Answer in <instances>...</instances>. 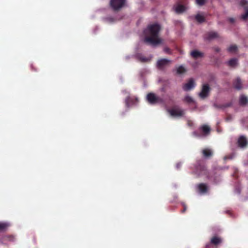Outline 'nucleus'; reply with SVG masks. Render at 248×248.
<instances>
[{
    "label": "nucleus",
    "mask_w": 248,
    "mask_h": 248,
    "mask_svg": "<svg viewBox=\"0 0 248 248\" xmlns=\"http://www.w3.org/2000/svg\"><path fill=\"white\" fill-rule=\"evenodd\" d=\"M125 0H111L110 6L114 10H118L124 4Z\"/></svg>",
    "instance_id": "0eeeda50"
},
{
    "label": "nucleus",
    "mask_w": 248,
    "mask_h": 248,
    "mask_svg": "<svg viewBox=\"0 0 248 248\" xmlns=\"http://www.w3.org/2000/svg\"><path fill=\"white\" fill-rule=\"evenodd\" d=\"M238 145L241 147H246L248 144L247 140L245 137L241 136L238 140Z\"/></svg>",
    "instance_id": "dca6fc26"
},
{
    "label": "nucleus",
    "mask_w": 248,
    "mask_h": 248,
    "mask_svg": "<svg viewBox=\"0 0 248 248\" xmlns=\"http://www.w3.org/2000/svg\"><path fill=\"white\" fill-rule=\"evenodd\" d=\"M168 112L172 117H180L184 115V111L178 106H174L171 109H168Z\"/></svg>",
    "instance_id": "20e7f679"
},
{
    "label": "nucleus",
    "mask_w": 248,
    "mask_h": 248,
    "mask_svg": "<svg viewBox=\"0 0 248 248\" xmlns=\"http://www.w3.org/2000/svg\"><path fill=\"white\" fill-rule=\"evenodd\" d=\"M140 60L143 62H147L148 61V59L143 57H140Z\"/></svg>",
    "instance_id": "c756f323"
},
{
    "label": "nucleus",
    "mask_w": 248,
    "mask_h": 248,
    "mask_svg": "<svg viewBox=\"0 0 248 248\" xmlns=\"http://www.w3.org/2000/svg\"><path fill=\"white\" fill-rule=\"evenodd\" d=\"M185 10V7L183 5H178L175 8L176 12L181 13Z\"/></svg>",
    "instance_id": "5701e85b"
},
{
    "label": "nucleus",
    "mask_w": 248,
    "mask_h": 248,
    "mask_svg": "<svg viewBox=\"0 0 248 248\" xmlns=\"http://www.w3.org/2000/svg\"><path fill=\"white\" fill-rule=\"evenodd\" d=\"M7 227V225L5 223H0V230H3Z\"/></svg>",
    "instance_id": "c85d7f7f"
},
{
    "label": "nucleus",
    "mask_w": 248,
    "mask_h": 248,
    "mask_svg": "<svg viewBox=\"0 0 248 248\" xmlns=\"http://www.w3.org/2000/svg\"><path fill=\"white\" fill-rule=\"evenodd\" d=\"M202 153L203 156L205 158H209L213 155V152L212 150L208 148H205L202 150Z\"/></svg>",
    "instance_id": "a211bd4d"
},
{
    "label": "nucleus",
    "mask_w": 248,
    "mask_h": 248,
    "mask_svg": "<svg viewBox=\"0 0 248 248\" xmlns=\"http://www.w3.org/2000/svg\"><path fill=\"white\" fill-rule=\"evenodd\" d=\"M195 86V83L193 78H190L187 83L183 86V89L185 91H188L193 89Z\"/></svg>",
    "instance_id": "9b49d317"
},
{
    "label": "nucleus",
    "mask_w": 248,
    "mask_h": 248,
    "mask_svg": "<svg viewBox=\"0 0 248 248\" xmlns=\"http://www.w3.org/2000/svg\"><path fill=\"white\" fill-rule=\"evenodd\" d=\"M183 205L184 206V209L181 211V212L182 213H185L186 212V206L185 205V204H183Z\"/></svg>",
    "instance_id": "473e14b6"
},
{
    "label": "nucleus",
    "mask_w": 248,
    "mask_h": 248,
    "mask_svg": "<svg viewBox=\"0 0 248 248\" xmlns=\"http://www.w3.org/2000/svg\"><path fill=\"white\" fill-rule=\"evenodd\" d=\"M232 104V103H225L223 105L214 104V107L217 108H223L231 106Z\"/></svg>",
    "instance_id": "4be33fe9"
},
{
    "label": "nucleus",
    "mask_w": 248,
    "mask_h": 248,
    "mask_svg": "<svg viewBox=\"0 0 248 248\" xmlns=\"http://www.w3.org/2000/svg\"><path fill=\"white\" fill-rule=\"evenodd\" d=\"M164 51L166 52V53H170V50L169 48L168 47H165L164 48Z\"/></svg>",
    "instance_id": "7c9ffc66"
},
{
    "label": "nucleus",
    "mask_w": 248,
    "mask_h": 248,
    "mask_svg": "<svg viewBox=\"0 0 248 248\" xmlns=\"http://www.w3.org/2000/svg\"><path fill=\"white\" fill-rule=\"evenodd\" d=\"M184 100L188 103H192L193 102V100L192 99V98L189 96H186L185 98H184Z\"/></svg>",
    "instance_id": "a878e982"
},
{
    "label": "nucleus",
    "mask_w": 248,
    "mask_h": 248,
    "mask_svg": "<svg viewBox=\"0 0 248 248\" xmlns=\"http://www.w3.org/2000/svg\"><path fill=\"white\" fill-rule=\"evenodd\" d=\"M229 21L231 22V23H233L234 22V19L233 18H230L229 19Z\"/></svg>",
    "instance_id": "72a5a7b5"
},
{
    "label": "nucleus",
    "mask_w": 248,
    "mask_h": 248,
    "mask_svg": "<svg viewBox=\"0 0 248 248\" xmlns=\"http://www.w3.org/2000/svg\"><path fill=\"white\" fill-rule=\"evenodd\" d=\"M233 86L234 88L238 90L242 89V83L240 78L238 77L233 80Z\"/></svg>",
    "instance_id": "ddd939ff"
},
{
    "label": "nucleus",
    "mask_w": 248,
    "mask_h": 248,
    "mask_svg": "<svg viewBox=\"0 0 248 248\" xmlns=\"http://www.w3.org/2000/svg\"><path fill=\"white\" fill-rule=\"evenodd\" d=\"M193 172L198 175L205 174L206 172V168L202 161L199 160L193 166Z\"/></svg>",
    "instance_id": "7ed1b4c3"
},
{
    "label": "nucleus",
    "mask_w": 248,
    "mask_h": 248,
    "mask_svg": "<svg viewBox=\"0 0 248 248\" xmlns=\"http://www.w3.org/2000/svg\"><path fill=\"white\" fill-rule=\"evenodd\" d=\"M181 163H177L176 165V168L177 169H179L181 167Z\"/></svg>",
    "instance_id": "f704fd0d"
},
{
    "label": "nucleus",
    "mask_w": 248,
    "mask_h": 248,
    "mask_svg": "<svg viewBox=\"0 0 248 248\" xmlns=\"http://www.w3.org/2000/svg\"><path fill=\"white\" fill-rule=\"evenodd\" d=\"M248 102V98L245 96L244 95H242L240 96L239 99V104L240 105L245 106Z\"/></svg>",
    "instance_id": "aec40b11"
},
{
    "label": "nucleus",
    "mask_w": 248,
    "mask_h": 248,
    "mask_svg": "<svg viewBox=\"0 0 248 248\" xmlns=\"http://www.w3.org/2000/svg\"><path fill=\"white\" fill-rule=\"evenodd\" d=\"M203 55V53L197 50H194L191 52V56L195 59H197L200 57H202Z\"/></svg>",
    "instance_id": "f3484780"
},
{
    "label": "nucleus",
    "mask_w": 248,
    "mask_h": 248,
    "mask_svg": "<svg viewBox=\"0 0 248 248\" xmlns=\"http://www.w3.org/2000/svg\"><path fill=\"white\" fill-rule=\"evenodd\" d=\"M211 243L215 246H217L222 243V239L218 236H214L211 239Z\"/></svg>",
    "instance_id": "4468645a"
},
{
    "label": "nucleus",
    "mask_w": 248,
    "mask_h": 248,
    "mask_svg": "<svg viewBox=\"0 0 248 248\" xmlns=\"http://www.w3.org/2000/svg\"><path fill=\"white\" fill-rule=\"evenodd\" d=\"M229 66L232 67H235L238 64V59L236 58L231 59L227 62Z\"/></svg>",
    "instance_id": "6ab92c4d"
},
{
    "label": "nucleus",
    "mask_w": 248,
    "mask_h": 248,
    "mask_svg": "<svg viewBox=\"0 0 248 248\" xmlns=\"http://www.w3.org/2000/svg\"><path fill=\"white\" fill-rule=\"evenodd\" d=\"M125 102L126 106L129 107L137 105L139 100L137 97L128 96L126 98Z\"/></svg>",
    "instance_id": "1a4fd4ad"
},
{
    "label": "nucleus",
    "mask_w": 248,
    "mask_h": 248,
    "mask_svg": "<svg viewBox=\"0 0 248 248\" xmlns=\"http://www.w3.org/2000/svg\"><path fill=\"white\" fill-rule=\"evenodd\" d=\"M210 91V88L208 84H204L202 86L201 92L199 93L201 98L204 99L208 96Z\"/></svg>",
    "instance_id": "6e6552de"
},
{
    "label": "nucleus",
    "mask_w": 248,
    "mask_h": 248,
    "mask_svg": "<svg viewBox=\"0 0 248 248\" xmlns=\"http://www.w3.org/2000/svg\"><path fill=\"white\" fill-rule=\"evenodd\" d=\"M186 71V69L183 66H179L177 69V73L178 74H182L185 73Z\"/></svg>",
    "instance_id": "393cba45"
},
{
    "label": "nucleus",
    "mask_w": 248,
    "mask_h": 248,
    "mask_svg": "<svg viewBox=\"0 0 248 248\" xmlns=\"http://www.w3.org/2000/svg\"><path fill=\"white\" fill-rule=\"evenodd\" d=\"M219 37V34L216 31H209L205 35V39L207 40H211Z\"/></svg>",
    "instance_id": "f8f14e48"
},
{
    "label": "nucleus",
    "mask_w": 248,
    "mask_h": 248,
    "mask_svg": "<svg viewBox=\"0 0 248 248\" xmlns=\"http://www.w3.org/2000/svg\"><path fill=\"white\" fill-rule=\"evenodd\" d=\"M237 49V46L235 45H231L227 49L228 51L230 52H234Z\"/></svg>",
    "instance_id": "b1692460"
},
{
    "label": "nucleus",
    "mask_w": 248,
    "mask_h": 248,
    "mask_svg": "<svg viewBox=\"0 0 248 248\" xmlns=\"http://www.w3.org/2000/svg\"><path fill=\"white\" fill-rule=\"evenodd\" d=\"M214 49L216 52H219L220 51V49L218 47H215Z\"/></svg>",
    "instance_id": "2f4dec72"
},
{
    "label": "nucleus",
    "mask_w": 248,
    "mask_h": 248,
    "mask_svg": "<svg viewBox=\"0 0 248 248\" xmlns=\"http://www.w3.org/2000/svg\"><path fill=\"white\" fill-rule=\"evenodd\" d=\"M148 102L151 104H155L162 102V99L152 93H149L146 96Z\"/></svg>",
    "instance_id": "39448f33"
},
{
    "label": "nucleus",
    "mask_w": 248,
    "mask_h": 248,
    "mask_svg": "<svg viewBox=\"0 0 248 248\" xmlns=\"http://www.w3.org/2000/svg\"><path fill=\"white\" fill-rule=\"evenodd\" d=\"M195 18L197 21L200 23H203L205 21V17L200 14L196 15L195 16Z\"/></svg>",
    "instance_id": "412c9836"
},
{
    "label": "nucleus",
    "mask_w": 248,
    "mask_h": 248,
    "mask_svg": "<svg viewBox=\"0 0 248 248\" xmlns=\"http://www.w3.org/2000/svg\"><path fill=\"white\" fill-rule=\"evenodd\" d=\"M171 63V61L167 59H161L157 62L156 66L158 69L163 70Z\"/></svg>",
    "instance_id": "423d86ee"
},
{
    "label": "nucleus",
    "mask_w": 248,
    "mask_h": 248,
    "mask_svg": "<svg viewBox=\"0 0 248 248\" xmlns=\"http://www.w3.org/2000/svg\"><path fill=\"white\" fill-rule=\"evenodd\" d=\"M240 4L246 11L245 13L241 16V18L246 20L248 18V2L246 0H241Z\"/></svg>",
    "instance_id": "9d476101"
},
{
    "label": "nucleus",
    "mask_w": 248,
    "mask_h": 248,
    "mask_svg": "<svg viewBox=\"0 0 248 248\" xmlns=\"http://www.w3.org/2000/svg\"><path fill=\"white\" fill-rule=\"evenodd\" d=\"M230 119H231V118H230V116H228V117H227V119H228V120Z\"/></svg>",
    "instance_id": "c9c22d12"
},
{
    "label": "nucleus",
    "mask_w": 248,
    "mask_h": 248,
    "mask_svg": "<svg viewBox=\"0 0 248 248\" xmlns=\"http://www.w3.org/2000/svg\"><path fill=\"white\" fill-rule=\"evenodd\" d=\"M198 190L200 193L204 194L207 192L208 188L206 184L203 183L200 184L198 186Z\"/></svg>",
    "instance_id": "2eb2a0df"
},
{
    "label": "nucleus",
    "mask_w": 248,
    "mask_h": 248,
    "mask_svg": "<svg viewBox=\"0 0 248 248\" xmlns=\"http://www.w3.org/2000/svg\"><path fill=\"white\" fill-rule=\"evenodd\" d=\"M4 238L5 240L11 241L14 240V237L13 236H5Z\"/></svg>",
    "instance_id": "cd10ccee"
},
{
    "label": "nucleus",
    "mask_w": 248,
    "mask_h": 248,
    "mask_svg": "<svg viewBox=\"0 0 248 248\" xmlns=\"http://www.w3.org/2000/svg\"><path fill=\"white\" fill-rule=\"evenodd\" d=\"M210 131V126L206 124H203L199 127L197 130L193 132V134L196 137L201 138L209 135Z\"/></svg>",
    "instance_id": "f03ea898"
},
{
    "label": "nucleus",
    "mask_w": 248,
    "mask_h": 248,
    "mask_svg": "<svg viewBox=\"0 0 248 248\" xmlns=\"http://www.w3.org/2000/svg\"><path fill=\"white\" fill-rule=\"evenodd\" d=\"M205 0H196L197 3L200 6H202L204 4Z\"/></svg>",
    "instance_id": "bb28decb"
},
{
    "label": "nucleus",
    "mask_w": 248,
    "mask_h": 248,
    "mask_svg": "<svg viewBox=\"0 0 248 248\" xmlns=\"http://www.w3.org/2000/svg\"><path fill=\"white\" fill-rule=\"evenodd\" d=\"M160 29V26L158 24L149 25L144 31L145 35L144 41L154 46L160 44L162 41L159 37Z\"/></svg>",
    "instance_id": "f257e3e1"
}]
</instances>
